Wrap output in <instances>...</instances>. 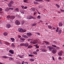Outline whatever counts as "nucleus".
<instances>
[{"label": "nucleus", "mask_w": 64, "mask_h": 64, "mask_svg": "<svg viewBox=\"0 0 64 64\" xmlns=\"http://www.w3.org/2000/svg\"><path fill=\"white\" fill-rule=\"evenodd\" d=\"M15 23L17 25H19L20 24V22L18 20H16Z\"/></svg>", "instance_id": "obj_2"}, {"label": "nucleus", "mask_w": 64, "mask_h": 64, "mask_svg": "<svg viewBox=\"0 0 64 64\" xmlns=\"http://www.w3.org/2000/svg\"><path fill=\"white\" fill-rule=\"evenodd\" d=\"M15 18V16H10V19H13Z\"/></svg>", "instance_id": "obj_16"}, {"label": "nucleus", "mask_w": 64, "mask_h": 64, "mask_svg": "<svg viewBox=\"0 0 64 64\" xmlns=\"http://www.w3.org/2000/svg\"><path fill=\"white\" fill-rule=\"evenodd\" d=\"M39 51V49H38L37 50H36V51L37 52H38V51Z\"/></svg>", "instance_id": "obj_58"}, {"label": "nucleus", "mask_w": 64, "mask_h": 64, "mask_svg": "<svg viewBox=\"0 0 64 64\" xmlns=\"http://www.w3.org/2000/svg\"><path fill=\"white\" fill-rule=\"evenodd\" d=\"M56 49H57V50H59V49H60V48L59 47H56Z\"/></svg>", "instance_id": "obj_51"}, {"label": "nucleus", "mask_w": 64, "mask_h": 64, "mask_svg": "<svg viewBox=\"0 0 64 64\" xmlns=\"http://www.w3.org/2000/svg\"><path fill=\"white\" fill-rule=\"evenodd\" d=\"M56 6H57L58 8H59V7H60V6H59V5H58L57 4H56Z\"/></svg>", "instance_id": "obj_41"}, {"label": "nucleus", "mask_w": 64, "mask_h": 64, "mask_svg": "<svg viewBox=\"0 0 64 64\" xmlns=\"http://www.w3.org/2000/svg\"><path fill=\"white\" fill-rule=\"evenodd\" d=\"M52 47H56L57 46L55 45H52Z\"/></svg>", "instance_id": "obj_40"}, {"label": "nucleus", "mask_w": 64, "mask_h": 64, "mask_svg": "<svg viewBox=\"0 0 64 64\" xmlns=\"http://www.w3.org/2000/svg\"><path fill=\"white\" fill-rule=\"evenodd\" d=\"M14 11H16L17 12H18V11H19V8H16L14 10Z\"/></svg>", "instance_id": "obj_29"}, {"label": "nucleus", "mask_w": 64, "mask_h": 64, "mask_svg": "<svg viewBox=\"0 0 64 64\" xmlns=\"http://www.w3.org/2000/svg\"><path fill=\"white\" fill-rule=\"evenodd\" d=\"M57 52V50L56 49H53L52 50V53L54 54H55Z\"/></svg>", "instance_id": "obj_5"}, {"label": "nucleus", "mask_w": 64, "mask_h": 64, "mask_svg": "<svg viewBox=\"0 0 64 64\" xmlns=\"http://www.w3.org/2000/svg\"><path fill=\"white\" fill-rule=\"evenodd\" d=\"M36 14V12H34V15H35Z\"/></svg>", "instance_id": "obj_55"}, {"label": "nucleus", "mask_w": 64, "mask_h": 64, "mask_svg": "<svg viewBox=\"0 0 64 64\" xmlns=\"http://www.w3.org/2000/svg\"><path fill=\"white\" fill-rule=\"evenodd\" d=\"M5 11L6 12V11H8L9 10V8H6L5 9Z\"/></svg>", "instance_id": "obj_19"}, {"label": "nucleus", "mask_w": 64, "mask_h": 64, "mask_svg": "<svg viewBox=\"0 0 64 64\" xmlns=\"http://www.w3.org/2000/svg\"><path fill=\"white\" fill-rule=\"evenodd\" d=\"M41 50L42 51V52H47V51L46 49L44 48H42Z\"/></svg>", "instance_id": "obj_6"}, {"label": "nucleus", "mask_w": 64, "mask_h": 64, "mask_svg": "<svg viewBox=\"0 0 64 64\" xmlns=\"http://www.w3.org/2000/svg\"><path fill=\"white\" fill-rule=\"evenodd\" d=\"M26 35L28 37H31L32 36V34L30 33H28L26 34Z\"/></svg>", "instance_id": "obj_8"}, {"label": "nucleus", "mask_w": 64, "mask_h": 64, "mask_svg": "<svg viewBox=\"0 0 64 64\" xmlns=\"http://www.w3.org/2000/svg\"><path fill=\"white\" fill-rule=\"evenodd\" d=\"M31 10L32 11V12H34V11H35V9L34 8H31Z\"/></svg>", "instance_id": "obj_20"}, {"label": "nucleus", "mask_w": 64, "mask_h": 64, "mask_svg": "<svg viewBox=\"0 0 64 64\" xmlns=\"http://www.w3.org/2000/svg\"><path fill=\"white\" fill-rule=\"evenodd\" d=\"M60 11H61V12H64V10H63L62 9H61Z\"/></svg>", "instance_id": "obj_54"}, {"label": "nucleus", "mask_w": 64, "mask_h": 64, "mask_svg": "<svg viewBox=\"0 0 64 64\" xmlns=\"http://www.w3.org/2000/svg\"><path fill=\"white\" fill-rule=\"evenodd\" d=\"M25 23V22L24 20H22V21L21 23L22 25L24 24V23Z\"/></svg>", "instance_id": "obj_31"}, {"label": "nucleus", "mask_w": 64, "mask_h": 64, "mask_svg": "<svg viewBox=\"0 0 64 64\" xmlns=\"http://www.w3.org/2000/svg\"><path fill=\"white\" fill-rule=\"evenodd\" d=\"M12 4H10V3H9V4H8V6L9 7H12Z\"/></svg>", "instance_id": "obj_25"}, {"label": "nucleus", "mask_w": 64, "mask_h": 64, "mask_svg": "<svg viewBox=\"0 0 64 64\" xmlns=\"http://www.w3.org/2000/svg\"><path fill=\"white\" fill-rule=\"evenodd\" d=\"M22 37H24V38H28V37H27V36L24 34L22 35Z\"/></svg>", "instance_id": "obj_15"}, {"label": "nucleus", "mask_w": 64, "mask_h": 64, "mask_svg": "<svg viewBox=\"0 0 64 64\" xmlns=\"http://www.w3.org/2000/svg\"><path fill=\"white\" fill-rule=\"evenodd\" d=\"M26 31V30H23V31L22 32H25Z\"/></svg>", "instance_id": "obj_53"}, {"label": "nucleus", "mask_w": 64, "mask_h": 64, "mask_svg": "<svg viewBox=\"0 0 64 64\" xmlns=\"http://www.w3.org/2000/svg\"><path fill=\"white\" fill-rule=\"evenodd\" d=\"M5 44L6 45H9V43L8 42H5Z\"/></svg>", "instance_id": "obj_37"}, {"label": "nucleus", "mask_w": 64, "mask_h": 64, "mask_svg": "<svg viewBox=\"0 0 64 64\" xmlns=\"http://www.w3.org/2000/svg\"><path fill=\"white\" fill-rule=\"evenodd\" d=\"M27 8V6H25L24 7V9H26Z\"/></svg>", "instance_id": "obj_52"}, {"label": "nucleus", "mask_w": 64, "mask_h": 64, "mask_svg": "<svg viewBox=\"0 0 64 64\" xmlns=\"http://www.w3.org/2000/svg\"><path fill=\"white\" fill-rule=\"evenodd\" d=\"M63 52L62 51H60L58 53V54L59 56H61L62 55Z\"/></svg>", "instance_id": "obj_9"}, {"label": "nucleus", "mask_w": 64, "mask_h": 64, "mask_svg": "<svg viewBox=\"0 0 64 64\" xmlns=\"http://www.w3.org/2000/svg\"><path fill=\"white\" fill-rule=\"evenodd\" d=\"M24 63H25V62H24V61H23L22 62V64H24Z\"/></svg>", "instance_id": "obj_64"}, {"label": "nucleus", "mask_w": 64, "mask_h": 64, "mask_svg": "<svg viewBox=\"0 0 64 64\" xmlns=\"http://www.w3.org/2000/svg\"><path fill=\"white\" fill-rule=\"evenodd\" d=\"M44 42L46 43V44H49V42H48L44 41Z\"/></svg>", "instance_id": "obj_34"}, {"label": "nucleus", "mask_w": 64, "mask_h": 64, "mask_svg": "<svg viewBox=\"0 0 64 64\" xmlns=\"http://www.w3.org/2000/svg\"><path fill=\"white\" fill-rule=\"evenodd\" d=\"M38 40V39H37L36 40H34V41L31 42L30 43L32 44H36V43H37Z\"/></svg>", "instance_id": "obj_1"}, {"label": "nucleus", "mask_w": 64, "mask_h": 64, "mask_svg": "<svg viewBox=\"0 0 64 64\" xmlns=\"http://www.w3.org/2000/svg\"><path fill=\"white\" fill-rule=\"evenodd\" d=\"M20 39L22 41H24L25 39L23 38H20Z\"/></svg>", "instance_id": "obj_24"}, {"label": "nucleus", "mask_w": 64, "mask_h": 64, "mask_svg": "<svg viewBox=\"0 0 64 64\" xmlns=\"http://www.w3.org/2000/svg\"><path fill=\"white\" fill-rule=\"evenodd\" d=\"M17 62V63L18 64H20V62Z\"/></svg>", "instance_id": "obj_61"}, {"label": "nucleus", "mask_w": 64, "mask_h": 64, "mask_svg": "<svg viewBox=\"0 0 64 64\" xmlns=\"http://www.w3.org/2000/svg\"><path fill=\"white\" fill-rule=\"evenodd\" d=\"M30 61H32V62L34 61V59L31 58L30 59Z\"/></svg>", "instance_id": "obj_27"}, {"label": "nucleus", "mask_w": 64, "mask_h": 64, "mask_svg": "<svg viewBox=\"0 0 64 64\" xmlns=\"http://www.w3.org/2000/svg\"><path fill=\"white\" fill-rule=\"evenodd\" d=\"M10 4H12L13 3V1L12 0L10 2Z\"/></svg>", "instance_id": "obj_38"}, {"label": "nucleus", "mask_w": 64, "mask_h": 64, "mask_svg": "<svg viewBox=\"0 0 64 64\" xmlns=\"http://www.w3.org/2000/svg\"><path fill=\"white\" fill-rule=\"evenodd\" d=\"M36 48H39V46H36Z\"/></svg>", "instance_id": "obj_57"}, {"label": "nucleus", "mask_w": 64, "mask_h": 64, "mask_svg": "<svg viewBox=\"0 0 64 64\" xmlns=\"http://www.w3.org/2000/svg\"><path fill=\"white\" fill-rule=\"evenodd\" d=\"M24 63H26V64H28V62H24Z\"/></svg>", "instance_id": "obj_62"}, {"label": "nucleus", "mask_w": 64, "mask_h": 64, "mask_svg": "<svg viewBox=\"0 0 64 64\" xmlns=\"http://www.w3.org/2000/svg\"><path fill=\"white\" fill-rule=\"evenodd\" d=\"M36 34H38V35H40V34L39 33H38V32H36Z\"/></svg>", "instance_id": "obj_48"}, {"label": "nucleus", "mask_w": 64, "mask_h": 64, "mask_svg": "<svg viewBox=\"0 0 64 64\" xmlns=\"http://www.w3.org/2000/svg\"><path fill=\"white\" fill-rule=\"evenodd\" d=\"M37 18L39 19H41V16H38L37 17Z\"/></svg>", "instance_id": "obj_30"}, {"label": "nucleus", "mask_w": 64, "mask_h": 64, "mask_svg": "<svg viewBox=\"0 0 64 64\" xmlns=\"http://www.w3.org/2000/svg\"><path fill=\"white\" fill-rule=\"evenodd\" d=\"M37 25V24L36 23H34V24H32V26H35V25Z\"/></svg>", "instance_id": "obj_35"}, {"label": "nucleus", "mask_w": 64, "mask_h": 64, "mask_svg": "<svg viewBox=\"0 0 64 64\" xmlns=\"http://www.w3.org/2000/svg\"><path fill=\"white\" fill-rule=\"evenodd\" d=\"M10 39L12 42H14V41L15 40V39L13 38H11Z\"/></svg>", "instance_id": "obj_17"}, {"label": "nucleus", "mask_w": 64, "mask_h": 64, "mask_svg": "<svg viewBox=\"0 0 64 64\" xmlns=\"http://www.w3.org/2000/svg\"><path fill=\"white\" fill-rule=\"evenodd\" d=\"M6 27L8 28H9L11 27V25L10 24H8L6 25Z\"/></svg>", "instance_id": "obj_10"}, {"label": "nucleus", "mask_w": 64, "mask_h": 64, "mask_svg": "<svg viewBox=\"0 0 64 64\" xmlns=\"http://www.w3.org/2000/svg\"><path fill=\"white\" fill-rule=\"evenodd\" d=\"M23 1L24 3H28V0H23Z\"/></svg>", "instance_id": "obj_22"}, {"label": "nucleus", "mask_w": 64, "mask_h": 64, "mask_svg": "<svg viewBox=\"0 0 64 64\" xmlns=\"http://www.w3.org/2000/svg\"><path fill=\"white\" fill-rule=\"evenodd\" d=\"M56 31L57 32H58V29H57V30H56Z\"/></svg>", "instance_id": "obj_59"}, {"label": "nucleus", "mask_w": 64, "mask_h": 64, "mask_svg": "<svg viewBox=\"0 0 64 64\" xmlns=\"http://www.w3.org/2000/svg\"><path fill=\"white\" fill-rule=\"evenodd\" d=\"M7 18H8V19H9V18H10V15L8 16H7Z\"/></svg>", "instance_id": "obj_42"}, {"label": "nucleus", "mask_w": 64, "mask_h": 64, "mask_svg": "<svg viewBox=\"0 0 64 64\" xmlns=\"http://www.w3.org/2000/svg\"><path fill=\"white\" fill-rule=\"evenodd\" d=\"M13 58H9V60H13Z\"/></svg>", "instance_id": "obj_44"}, {"label": "nucleus", "mask_w": 64, "mask_h": 64, "mask_svg": "<svg viewBox=\"0 0 64 64\" xmlns=\"http://www.w3.org/2000/svg\"><path fill=\"white\" fill-rule=\"evenodd\" d=\"M21 7L22 8V9H24V6H22Z\"/></svg>", "instance_id": "obj_50"}, {"label": "nucleus", "mask_w": 64, "mask_h": 64, "mask_svg": "<svg viewBox=\"0 0 64 64\" xmlns=\"http://www.w3.org/2000/svg\"><path fill=\"white\" fill-rule=\"evenodd\" d=\"M2 58H4V59L6 58L7 59L8 58V57H6V56H2Z\"/></svg>", "instance_id": "obj_23"}, {"label": "nucleus", "mask_w": 64, "mask_h": 64, "mask_svg": "<svg viewBox=\"0 0 64 64\" xmlns=\"http://www.w3.org/2000/svg\"><path fill=\"white\" fill-rule=\"evenodd\" d=\"M52 59L53 60H55V58H54V57L53 56H52Z\"/></svg>", "instance_id": "obj_56"}, {"label": "nucleus", "mask_w": 64, "mask_h": 64, "mask_svg": "<svg viewBox=\"0 0 64 64\" xmlns=\"http://www.w3.org/2000/svg\"><path fill=\"white\" fill-rule=\"evenodd\" d=\"M2 10V8H0V11H1Z\"/></svg>", "instance_id": "obj_60"}, {"label": "nucleus", "mask_w": 64, "mask_h": 64, "mask_svg": "<svg viewBox=\"0 0 64 64\" xmlns=\"http://www.w3.org/2000/svg\"><path fill=\"white\" fill-rule=\"evenodd\" d=\"M33 54H35V55H36L37 54V52L36 51L34 52H33Z\"/></svg>", "instance_id": "obj_26"}, {"label": "nucleus", "mask_w": 64, "mask_h": 64, "mask_svg": "<svg viewBox=\"0 0 64 64\" xmlns=\"http://www.w3.org/2000/svg\"><path fill=\"white\" fill-rule=\"evenodd\" d=\"M28 56H31V57H34V56L33 55H32V54H29L28 55Z\"/></svg>", "instance_id": "obj_32"}, {"label": "nucleus", "mask_w": 64, "mask_h": 64, "mask_svg": "<svg viewBox=\"0 0 64 64\" xmlns=\"http://www.w3.org/2000/svg\"><path fill=\"white\" fill-rule=\"evenodd\" d=\"M9 10H13V8H9Z\"/></svg>", "instance_id": "obj_47"}, {"label": "nucleus", "mask_w": 64, "mask_h": 64, "mask_svg": "<svg viewBox=\"0 0 64 64\" xmlns=\"http://www.w3.org/2000/svg\"><path fill=\"white\" fill-rule=\"evenodd\" d=\"M20 46H24V44L22 43L20 44Z\"/></svg>", "instance_id": "obj_28"}, {"label": "nucleus", "mask_w": 64, "mask_h": 64, "mask_svg": "<svg viewBox=\"0 0 64 64\" xmlns=\"http://www.w3.org/2000/svg\"><path fill=\"white\" fill-rule=\"evenodd\" d=\"M8 34L6 32H4V36H7Z\"/></svg>", "instance_id": "obj_21"}, {"label": "nucleus", "mask_w": 64, "mask_h": 64, "mask_svg": "<svg viewBox=\"0 0 64 64\" xmlns=\"http://www.w3.org/2000/svg\"><path fill=\"white\" fill-rule=\"evenodd\" d=\"M0 44H2V42L0 40Z\"/></svg>", "instance_id": "obj_63"}, {"label": "nucleus", "mask_w": 64, "mask_h": 64, "mask_svg": "<svg viewBox=\"0 0 64 64\" xmlns=\"http://www.w3.org/2000/svg\"><path fill=\"white\" fill-rule=\"evenodd\" d=\"M18 30L20 33H22L23 31V30L21 28H20L18 29Z\"/></svg>", "instance_id": "obj_3"}, {"label": "nucleus", "mask_w": 64, "mask_h": 64, "mask_svg": "<svg viewBox=\"0 0 64 64\" xmlns=\"http://www.w3.org/2000/svg\"><path fill=\"white\" fill-rule=\"evenodd\" d=\"M32 48V46H29L28 47V48Z\"/></svg>", "instance_id": "obj_39"}, {"label": "nucleus", "mask_w": 64, "mask_h": 64, "mask_svg": "<svg viewBox=\"0 0 64 64\" xmlns=\"http://www.w3.org/2000/svg\"><path fill=\"white\" fill-rule=\"evenodd\" d=\"M53 43H54V44H57V42H56V41H54Z\"/></svg>", "instance_id": "obj_46"}, {"label": "nucleus", "mask_w": 64, "mask_h": 64, "mask_svg": "<svg viewBox=\"0 0 64 64\" xmlns=\"http://www.w3.org/2000/svg\"><path fill=\"white\" fill-rule=\"evenodd\" d=\"M27 18L29 20L32 19V16H27Z\"/></svg>", "instance_id": "obj_7"}, {"label": "nucleus", "mask_w": 64, "mask_h": 64, "mask_svg": "<svg viewBox=\"0 0 64 64\" xmlns=\"http://www.w3.org/2000/svg\"><path fill=\"white\" fill-rule=\"evenodd\" d=\"M12 47H15V45H14V44H12Z\"/></svg>", "instance_id": "obj_43"}, {"label": "nucleus", "mask_w": 64, "mask_h": 64, "mask_svg": "<svg viewBox=\"0 0 64 64\" xmlns=\"http://www.w3.org/2000/svg\"><path fill=\"white\" fill-rule=\"evenodd\" d=\"M58 59L59 60H62V58H61V56H59L58 57Z\"/></svg>", "instance_id": "obj_36"}, {"label": "nucleus", "mask_w": 64, "mask_h": 64, "mask_svg": "<svg viewBox=\"0 0 64 64\" xmlns=\"http://www.w3.org/2000/svg\"><path fill=\"white\" fill-rule=\"evenodd\" d=\"M24 46H25L26 47H27L28 46H29V44L27 43H26L24 44Z\"/></svg>", "instance_id": "obj_13"}, {"label": "nucleus", "mask_w": 64, "mask_h": 64, "mask_svg": "<svg viewBox=\"0 0 64 64\" xmlns=\"http://www.w3.org/2000/svg\"><path fill=\"white\" fill-rule=\"evenodd\" d=\"M18 56L20 57V58H23V57L24 56V55H18Z\"/></svg>", "instance_id": "obj_14"}, {"label": "nucleus", "mask_w": 64, "mask_h": 64, "mask_svg": "<svg viewBox=\"0 0 64 64\" xmlns=\"http://www.w3.org/2000/svg\"><path fill=\"white\" fill-rule=\"evenodd\" d=\"M9 52L10 53L13 54L14 53V52L13 50H9Z\"/></svg>", "instance_id": "obj_12"}, {"label": "nucleus", "mask_w": 64, "mask_h": 64, "mask_svg": "<svg viewBox=\"0 0 64 64\" xmlns=\"http://www.w3.org/2000/svg\"><path fill=\"white\" fill-rule=\"evenodd\" d=\"M58 32V34L60 35V34H61V32H62V30H59Z\"/></svg>", "instance_id": "obj_18"}, {"label": "nucleus", "mask_w": 64, "mask_h": 64, "mask_svg": "<svg viewBox=\"0 0 64 64\" xmlns=\"http://www.w3.org/2000/svg\"><path fill=\"white\" fill-rule=\"evenodd\" d=\"M48 28L49 29H51V28H52V27L50 25L48 26Z\"/></svg>", "instance_id": "obj_33"}, {"label": "nucleus", "mask_w": 64, "mask_h": 64, "mask_svg": "<svg viewBox=\"0 0 64 64\" xmlns=\"http://www.w3.org/2000/svg\"><path fill=\"white\" fill-rule=\"evenodd\" d=\"M36 18L35 17H33L32 16V19H36Z\"/></svg>", "instance_id": "obj_45"}, {"label": "nucleus", "mask_w": 64, "mask_h": 64, "mask_svg": "<svg viewBox=\"0 0 64 64\" xmlns=\"http://www.w3.org/2000/svg\"><path fill=\"white\" fill-rule=\"evenodd\" d=\"M8 56H12V54H8Z\"/></svg>", "instance_id": "obj_49"}, {"label": "nucleus", "mask_w": 64, "mask_h": 64, "mask_svg": "<svg viewBox=\"0 0 64 64\" xmlns=\"http://www.w3.org/2000/svg\"><path fill=\"white\" fill-rule=\"evenodd\" d=\"M58 26H60V27H62L63 26V24H62V22H60L58 24Z\"/></svg>", "instance_id": "obj_11"}, {"label": "nucleus", "mask_w": 64, "mask_h": 64, "mask_svg": "<svg viewBox=\"0 0 64 64\" xmlns=\"http://www.w3.org/2000/svg\"><path fill=\"white\" fill-rule=\"evenodd\" d=\"M47 48H49V51H52V49H53V48L51 46H48L47 47Z\"/></svg>", "instance_id": "obj_4"}]
</instances>
